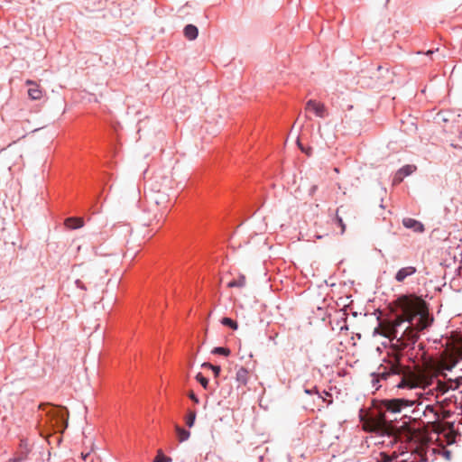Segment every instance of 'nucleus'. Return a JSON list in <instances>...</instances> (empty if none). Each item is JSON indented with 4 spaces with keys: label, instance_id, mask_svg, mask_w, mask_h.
I'll return each mask as SVG.
<instances>
[{
    "label": "nucleus",
    "instance_id": "obj_1",
    "mask_svg": "<svg viewBox=\"0 0 462 462\" xmlns=\"http://www.w3.org/2000/svg\"><path fill=\"white\" fill-rule=\"evenodd\" d=\"M401 310L394 320H383L374 328V333L390 338H396L403 346L415 343L419 332L432 322L430 319L426 303L416 296H402L397 300Z\"/></svg>",
    "mask_w": 462,
    "mask_h": 462
},
{
    "label": "nucleus",
    "instance_id": "obj_2",
    "mask_svg": "<svg viewBox=\"0 0 462 462\" xmlns=\"http://www.w3.org/2000/svg\"><path fill=\"white\" fill-rule=\"evenodd\" d=\"M373 384L375 386L379 380H387L393 376H399L397 383L399 388L426 387L431 383L432 376L424 370L411 371L402 365L396 357L381 365L376 373L372 374Z\"/></svg>",
    "mask_w": 462,
    "mask_h": 462
},
{
    "label": "nucleus",
    "instance_id": "obj_3",
    "mask_svg": "<svg viewBox=\"0 0 462 462\" xmlns=\"http://www.w3.org/2000/svg\"><path fill=\"white\" fill-rule=\"evenodd\" d=\"M410 406L408 401L404 399L384 400L381 404V411L376 414H372L364 421L363 428L366 431L375 432L381 435L394 436L399 432V428L394 424L393 420H388L385 412L397 413L403 407Z\"/></svg>",
    "mask_w": 462,
    "mask_h": 462
},
{
    "label": "nucleus",
    "instance_id": "obj_4",
    "mask_svg": "<svg viewBox=\"0 0 462 462\" xmlns=\"http://www.w3.org/2000/svg\"><path fill=\"white\" fill-rule=\"evenodd\" d=\"M462 359V336L453 337L451 346L443 352L439 369L450 371Z\"/></svg>",
    "mask_w": 462,
    "mask_h": 462
},
{
    "label": "nucleus",
    "instance_id": "obj_5",
    "mask_svg": "<svg viewBox=\"0 0 462 462\" xmlns=\"http://www.w3.org/2000/svg\"><path fill=\"white\" fill-rule=\"evenodd\" d=\"M343 217H345L349 223H352L356 220V216L351 208L348 207L340 206L336 212V220L341 227V234H344L346 231V225L343 221Z\"/></svg>",
    "mask_w": 462,
    "mask_h": 462
},
{
    "label": "nucleus",
    "instance_id": "obj_6",
    "mask_svg": "<svg viewBox=\"0 0 462 462\" xmlns=\"http://www.w3.org/2000/svg\"><path fill=\"white\" fill-rule=\"evenodd\" d=\"M25 84L29 87L28 96L32 100H40L43 97V89L37 82L27 79Z\"/></svg>",
    "mask_w": 462,
    "mask_h": 462
},
{
    "label": "nucleus",
    "instance_id": "obj_7",
    "mask_svg": "<svg viewBox=\"0 0 462 462\" xmlns=\"http://www.w3.org/2000/svg\"><path fill=\"white\" fill-rule=\"evenodd\" d=\"M306 110H312L319 117L324 118L328 113L324 104L310 99L306 103Z\"/></svg>",
    "mask_w": 462,
    "mask_h": 462
},
{
    "label": "nucleus",
    "instance_id": "obj_8",
    "mask_svg": "<svg viewBox=\"0 0 462 462\" xmlns=\"http://www.w3.org/2000/svg\"><path fill=\"white\" fill-rule=\"evenodd\" d=\"M417 273V268L415 266H405L402 267L395 273L394 279L397 282H403L406 278L412 276Z\"/></svg>",
    "mask_w": 462,
    "mask_h": 462
},
{
    "label": "nucleus",
    "instance_id": "obj_9",
    "mask_svg": "<svg viewBox=\"0 0 462 462\" xmlns=\"http://www.w3.org/2000/svg\"><path fill=\"white\" fill-rule=\"evenodd\" d=\"M415 165H405L402 169H400L394 176L393 183L398 184L401 183L404 177L411 175L412 172L416 171Z\"/></svg>",
    "mask_w": 462,
    "mask_h": 462
},
{
    "label": "nucleus",
    "instance_id": "obj_10",
    "mask_svg": "<svg viewBox=\"0 0 462 462\" xmlns=\"http://www.w3.org/2000/svg\"><path fill=\"white\" fill-rule=\"evenodd\" d=\"M402 224L406 228L411 229L416 233H422L424 231V226L416 219L406 217L402 220Z\"/></svg>",
    "mask_w": 462,
    "mask_h": 462
},
{
    "label": "nucleus",
    "instance_id": "obj_11",
    "mask_svg": "<svg viewBox=\"0 0 462 462\" xmlns=\"http://www.w3.org/2000/svg\"><path fill=\"white\" fill-rule=\"evenodd\" d=\"M249 379V372L245 367L241 366L236 370V380L238 383V386L245 385Z\"/></svg>",
    "mask_w": 462,
    "mask_h": 462
},
{
    "label": "nucleus",
    "instance_id": "obj_12",
    "mask_svg": "<svg viewBox=\"0 0 462 462\" xmlns=\"http://www.w3.org/2000/svg\"><path fill=\"white\" fill-rule=\"evenodd\" d=\"M64 224L68 228L77 229L83 226L84 220L81 217H68Z\"/></svg>",
    "mask_w": 462,
    "mask_h": 462
},
{
    "label": "nucleus",
    "instance_id": "obj_13",
    "mask_svg": "<svg viewBox=\"0 0 462 462\" xmlns=\"http://www.w3.org/2000/svg\"><path fill=\"white\" fill-rule=\"evenodd\" d=\"M183 32L188 40L193 41L198 37L199 30L195 25L188 24L185 26Z\"/></svg>",
    "mask_w": 462,
    "mask_h": 462
},
{
    "label": "nucleus",
    "instance_id": "obj_14",
    "mask_svg": "<svg viewBox=\"0 0 462 462\" xmlns=\"http://www.w3.org/2000/svg\"><path fill=\"white\" fill-rule=\"evenodd\" d=\"M246 284V278L244 274L240 273L237 279H235L227 283L228 288H243Z\"/></svg>",
    "mask_w": 462,
    "mask_h": 462
},
{
    "label": "nucleus",
    "instance_id": "obj_15",
    "mask_svg": "<svg viewBox=\"0 0 462 462\" xmlns=\"http://www.w3.org/2000/svg\"><path fill=\"white\" fill-rule=\"evenodd\" d=\"M458 387V383L450 382V385H448L447 383L438 382V390L442 393H447L449 389H457Z\"/></svg>",
    "mask_w": 462,
    "mask_h": 462
},
{
    "label": "nucleus",
    "instance_id": "obj_16",
    "mask_svg": "<svg viewBox=\"0 0 462 462\" xmlns=\"http://www.w3.org/2000/svg\"><path fill=\"white\" fill-rule=\"evenodd\" d=\"M175 430H176V432H177L178 439H179L180 442H183V441L187 440L189 438V436H190V432L189 431L180 428L178 425L175 427Z\"/></svg>",
    "mask_w": 462,
    "mask_h": 462
},
{
    "label": "nucleus",
    "instance_id": "obj_17",
    "mask_svg": "<svg viewBox=\"0 0 462 462\" xmlns=\"http://www.w3.org/2000/svg\"><path fill=\"white\" fill-rule=\"evenodd\" d=\"M211 353L214 355H221L224 356H228L231 354V351L227 347L217 346L212 349Z\"/></svg>",
    "mask_w": 462,
    "mask_h": 462
},
{
    "label": "nucleus",
    "instance_id": "obj_18",
    "mask_svg": "<svg viewBox=\"0 0 462 462\" xmlns=\"http://www.w3.org/2000/svg\"><path fill=\"white\" fill-rule=\"evenodd\" d=\"M221 323L224 325V326H226V327H229L231 328L232 329L234 330H236L238 328V324L236 323V321L233 320L232 319L230 318H223L221 319Z\"/></svg>",
    "mask_w": 462,
    "mask_h": 462
},
{
    "label": "nucleus",
    "instance_id": "obj_19",
    "mask_svg": "<svg viewBox=\"0 0 462 462\" xmlns=\"http://www.w3.org/2000/svg\"><path fill=\"white\" fill-rule=\"evenodd\" d=\"M171 457L165 456L162 450L159 449L153 462H171Z\"/></svg>",
    "mask_w": 462,
    "mask_h": 462
},
{
    "label": "nucleus",
    "instance_id": "obj_20",
    "mask_svg": "<svg viewBox=\"0 0 462 462\" xmlns=\"http://www.w3.org/2000/svg\"><path fill=\"white\" fill-rule=\"evenodd\" d=\"M195 420H196V412L194 411H189L186 417L187 426L191 428L194 425Z\"/></svg>",
    "mask_w": 462,
    "mask_h": 462
},
{
    "label": "nucleus",
    "instance_id": "obj_21",
    "mask_svg": "<svg viewBox=\"0 0 462 462\" xmlns=\"http://www.w3.org/2000/svg\"><path fill=\"white\" fill-rule=\"evenodd\" d=\"M202 367H208L209 369H211L215 374L216 377H217L220 374V366H217V365H214L210 363H203Z\"/></svg>",
    "mask_w": 462,
    "mask_h": 462
},
{
    "label": "nucleus",
    "instance_id": "obj_22",
    "mask_svg": "<svg viewBox=\"0 0 462 462\" xmlns=\"http://www.w3.org/2000/svg\"><path fill=\"white\" fill-rule=\"evenodd\" d=\"M196 379L197 381L203 386V388H207L208 387V381L206 377H204L202 375L201 373H199L197 375H196Z\"/></svg>",
    "mask_w": 462,
    "mask_h": 462
},
{
    "label": "nucleus",
    "instance_id": "obj_23",
    "mask_svg": "<svg viewBox=\"0 0 462 462\" xmlns=\"http://www.w3.org/2000/svg\"><path fill=\"white\" fill-rule=\"evenodd\" d=\"M392 457H390L389 455H387L386 453H380V462H391L392 461Z\"/></svg>",
    "mask_w": 462,
    "mask_h": 462
},
{
    "label": "nucleus",
    "instance_id": "obj_24",
    "mask_svg": "<svg viewBox=\"0 0 462 462\" xmlns=\"http://www.w3.org/2000/svg\"><path fill=\"white\" fill-rule=\"evenodd\" d=\"M51 411H52L55 415H59V416H60L61 418H63V414H62L63 409H61V408H52Z\"/></svg>",
    "mask_w": 462,
    "mask_h": 462
},
{
    "label": "nucleus",
    "instance_id": "obj_25",
    "mask_svg": "<svg viewBox=\"0 0 462 462\" xmlns=\"http://www.w3.org/2000/svg\"><path fill=\"white\" fill-rule=\"evenodd\" d=\"M297 143H298V146L300 148V150H301L302 152H306L308 155H310V149L305 150V149L302 147V145H301V143H300V140H298V141H297Z\"/></svg>",
    "mask_w": 462,
    "mask_h": 462
},
{
    "label": "nucleus",
    "instance_id": "obj_26",
    "mask_svg": "<svg viewBox=\"0 0 462 462\" xmlns=\"http://www.w3.org/2000/svg\"><path fill=\"white\" fill-rule=\"evenodd\" d=\"M189 398H190L194 402H196V403H198V402H199V399L197 398V396L194 394V393H193V392H190V393H189Z\"/></svg>",
    "mask_w": 462,
    "mask_h": 462
},
{
    "label": "nucleus",
    "instance_id": "obj_27",
    "mask_svg": "<svg viewBox=\"0 0 462 462\" xmlns=\"http://www.w3.org/2000/svg\"><path fill=\"white\" fill-rule=\"evenodd\" d=\"M22 460V457H16L9 459V462H20Z\"/></svg>",
    "mask_w": 462,
    "mask_h": 462
},
{
    "label": "nucleus",
    "instance_id": "obj_28",
    "mask_svg": "<svg viewBox=\"0 0 462 462\" xmlns=\"http://www.w3.org/2000/svg\"><path fill=\"white\" fill-rule=\"evenodd\" d=\"M432 53H433V51H428L426 54H427V55H430V54H432Z\"/></svg>",
    "mask_w": 462,
    "mask_h": 462
},
{
    "label": "nucleus",
    "instance_id": "obj_29",
    "mask_svg": "<svg viewBox=\"0 0 462 462\" xmlns=\"http://www.w3.org/2000/svg\"><path fill=\"white\" fill-rule=\"evenodd\" d=\"M88 457V454L86 455H83V458L86 459V457Z\"/></svg>",
    "mask_w": 462,
    "mask_h": 462
}]
</instances>
